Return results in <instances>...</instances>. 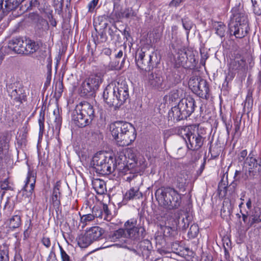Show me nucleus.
I'll use <instances>...</instances> for the list:
<instances>
[{
  "instance_id": "52",
  "label": "nucleus",
  "mask_w": 261,
  "mask_h": 261,
  "mask_svg": "<svg viewBox=\"0 0 261 261\" xmlns=\"http://www.w3.org/2000/svg\"><path fill=\"white\" fill-rule=\"evenodd\" d=\"M18 97L17 99V101H19L20 102H22V101L26 100V94L24 92V90L21 87L18 88Z\"/></svg>"
},
{
  "instance_id": "24",
  "label": "nucleus",
  "mask_w": 261,
  "mask_h": 261,
  "mask_svg": "<svg viewBox=\"0 0 261 261\" xmlns=\"http://www.w3.org/2000/svg\"><path fill=\"white\" fill-rule=\"evenodd\" d=\"M188 176L185 173H180L175 178L174 184L176 187L181 191H185L187 186Z\"/></svg>"
},
{
  "instance_id": "16",
  "label": "nucleus",
  "mask_w": 261,
  "mask_h": 261,
  "mask_svg": "<svg viewBox=\"0 0 261 261\" xmlns=\"http://www.w3.org/2000/svg\"><path fill=\"white\" fill-rule=\"evenodd\" d=\"M232 13L233 18L231 22H233V24L240 23L243 24V27L244 28L246 25H249L247 15L243 9L233 8L232 9Z\"/></svg>"
},
{
  "instance_id": "28",
  "label": "nucleus",
  "mask_w": 261,
  "mask_h": 261,
  "mask_svg": "<svg viewBox=\"0 0 261 261\" xmlns=\"http://www.w3.org/2000/svg\"><path fill=\"white\" fill-rule=\"evenodd\" d=\"M7 12L15 10L24 0H0Z\"/></svg>"
},
{
  "instance_id": "27",
  "label": "nucleus",
  "mask_w": 261,
  "mask_h": 261,
  "mask_svg": "<svg viewBox=\"0 0 261 261\" xmlns=\"http://www.w3.org/2000/svg\"><path fill=\"white\" fill-rule=\"evenodd\" d=\"M93 189L97 194L102 195L107 192L105 182L100 179H94L92 181Z\"/></svg>"
},
{
  "instance_id": "49",
  "label": "nucleus",
  "mask_w": 261,
  "mask_h": 261,
  "mask_svg": "<svg viewBox=\"0 0 261 261\" xmlns=\"http://www.w3.org/2000/svg\"><path fill=\"white\" fill-rule=\"evenodd\" d=\"M199 232V227L198 225L196 224H192L188 232V235L190 237L194 238L197 237Z\"/></svg>"
},
{
  "instance_id": "44",
  "label": "nucleus",
  "mask_w": 261,
  "mask_h": 261,
  "mask_svg": "<svg viewBox=\"0 0 261 261\" xmlns=\"http://www.w3.org/2000/svg\"><path fill=\"white\" fill-rule=\"evenodd\" d=\"M254 13L257 15H261V0H251Z\"/></svg>"
},
{
  "instance_id": "19",
  "label": "nucleus",
  "mask_w": 261,
  "mask_h": 261,
  "mask_svg": "<svg viewBox=\"0 0 261 261\" xmlns=\"http://www.w3.org/2000/svg\"><path fill=\"white\" fill-rule=\"evenodd\" d=\"M61 182L57 181L54 186L51 200L53 206L56 208H59L61 205Z\"/></svg>"
},
{
  "instance_id": "61",
  "label": "nucleus",
  "mask_w": 261,
  "mask_h": 261,
  "mask_svg": "<svg viewBox=\"0 0 261 261\" xmlns=\"http://www.w3.org/2000/svg\"><path fill=\"white\" fill-rule=\"evenodd\" d=\"M63 85L62 82H59L56 85V91L58 93H61L63 92Z\"/></svg>"
},
{
  "instance_id": "42",
  "label": "nucleus",
  "mask_w": 261,
  "mask_h": 261,
  "mask_svg": "<svg viewBox=\"0 0 261 261\" xmlns=\"http://www.w3.org/2000/svg\"><path fill=\"white\" fill-rule=\"evenodd\" d=\"M94 220L92 214H83L80 216V223L83 224L82 227L83 228L87 224Z\"/></svg>"
},
{
  "instance_id": "47",
  "label": "nucleus",
  "mask_w": 261,
  "mask_h": 261,
  "mask_svg": "<svg viewBox=\"0 0 261 261\" xmlns=\"http://www.w3.org/2000/svg\"><path fill=\"white\" fill-rule=\"evenodd\" d=\"M92 215L95 217L103 219V213L102 207L94 206L93 208Z\"/></svg>"
},
{
  "instance_id": "39",
  "label": "nucleus",
  "mask_w": 261,
  "mask_h": 261,
  "mask_svg": "<svg viewBox=\"0 0 261 261\" xmlns=\"http://www.w3.org/2000/svg\"><path fill=\"white\" fill-rule=\"evenodd\" d=\"M7 89L11 98H13L15 100L17 101L18 88L15 86V83L7 85Z\"/></svg>"
},
{
  "instance_id": "10",
  "label": "nucleus",
  "mask_w": 261,
  "mask_h": 261,
  "mask_svg": "<svg viewBox=\"0 0 261 261\" xmlns=\"http://www.w3.org/2000/svg\"><path fill=\"white\" fill-rule=\"evenodd\" d=\"M124 227L128 237L134 241H139L143 239L146 235L145 228L137 225L136 218L128 220L124 224Z\"/></svg>"
},
{
  "instance_id": "51",
  "label": "nucleus",
  "mask_w": 261,
  "mask_h": 261,
  "mask_svg": "<svg viewBox=\"0 0 261 261\" xmlns=\"http://www.w3.org/2000/svg\"><path fill=\"white\" fill-rule=\"evenodd\" d=\"M107 40L106 33L104 31H101L98 33L96 40H95V44L97 45L101 43L105 42Z\"/></svg>"
},
{
  "instance_id": "14",
  "label": "nucleus",
  "mask_w": 261,
  "mask_h": 261,
  "mask_svg": "<svg viewBox=\"0 0 261 261\" xmlns=\"http://www.w3.org/2000/svg\"><path fill=\"white\" fill-rule=\"evenodd\" d=\"M114 166H115L114 167L115 171L127 174L129 168L127 166L128 161L126 154L121 152L115 158H114Z\"/></svg>"
},
{
  "instance_id": "45",
  "label": "nucleus",
  "mask_w": 261,
  "mask_h": 261,
  "mask_svg": "<svg viewBox=\"0 0 261 261\" xmlns=\"http://www.w3.org/2000/svg\"><path fill=\"white\" fill-rule=\"evenodd\" d=\"M247 162L246 164L248 166V172L252 173L253 170L252 169L254 168V166H256L257 162H258V160L248 156L247 158Z\"/></svg>"
},
{
  "instance_id": "23",
  "label": "nucleus",
  "mask_w": 261,
  "mask_h": 261,
  "mask_svg": "<svg viewBox=\"0 0 261 261\" xmlns=\"http://www.w3.org/2000/svg\"><path fill=\"white\" fill-rule=\"evenodd\" d=\"M86 232L93 243L102 238L105 230L99 226H93L86 230Z\"/></svg>"
},
{
  "instance_id": "58",
  "label": "nucleus",
  "mask_w": 261,
  "mask_h": 261,
  "mask_svg": "<svg viewBox=\"0 0 261 261\" xmlns=\"http://www.w3.org/2000/svg\"><path fill=\"white\" fill-rule=\"evenodd\" d=\"M98 0H92L88 5L89 12H92L96 5H97Z\"/></svg>"
},
{
  "instance_id": "20",
  "label": "nucleus",
  "mask_w": 261,
  "mask_h": 261,
  "mask_svg": "<svg viewBox=\"0 0 261 261\" xmlns=\"http://www.w3.org/2000/svg\"><path fill=\"white\" fill-rule=\"evenodd\" d=\"M142 193L140 191L138 186H135L130 188L126 191L123 196V201L127 202L129 200L139 199L142 197Z\"/></svg>"
},
{
  "instance_id": "22",
  "label": "nucleus",
  "mask_w": 261,
  "mask_h": 261,
  "mask_svg": "<svg viewBox=\"0 0 261 261\" xmlns=\"http://www.w3.org/2000/svg\"><path fill=\"white\" fill-rule=\"evenodd\" d=\"M209 87L207 82L205 80H201L199 86L197 87L196 94L199 97L206 99L209 98Z\"/></svg>"
},
{
  "instance_id": "29",
  "label": "nucleus",
  "mask_w": 261,
  "mask_h": 261,
  "mask_svg": "<svg viewBox=\"0 0 261 261\" xmlns=\"http://www.w3.org/2000/svg\"><path fill=\"white\" fill-rule=\"evenodd\" d=\"M76 240L78 245L81 248H86L93 243L86 231L84 233L79 235Z\"/></svg>"
},
{
  "instance_id": "57",
  "label": "nucleus",
  "mask_w": 261,
  "mask_h": 261,
  "mask_svg": "<svg viewBox=\"0 0 261 261\" xmlns=\"http://www.w3.org/2000/svg\"><path fill=\"white\" fill-rule=\"evenodd\" d=\"M163 235L165 237H169L172 233V228L170 226H165L163 228Z\"/></svg>"
},
{
  "instance_id": "56",
  "label": "nucleus",
  "mask_w": 261,
  "mask_h": 261,
  "mask_svg": "<svg viewBox=\"0 0 261 261\" xmlns=\"http://www.w3.org/2000/svg\"><path fill=\"white\" fill-rule=\"evenodd\" d=\"M81 213L79 212L78 213H73L72 215V220H73V226H79L80 223L78 222V220L79 219V217H80Z\"/></svg>"
},
{
  "instance_id": "38",
  "label": "nucleus",
  "mask_w": 261,
  "mask_h": 261,
  "mask_svg": "<svg viewBox=\"0 0 261 261\" xmlns=\"http://www.w3.org/2000/svg\"><path fill=\"white\" fill-rule=\"evenodd\" d=\"M54 115L55 116V120H54V123H55V128L57 130H60L61 125H62V119L60 115V111L59 109L58 108H57L55 109L54 111Z\"/></svg>"
},
{
  "instance_id": "62",
  "label": "nucleus",
  "mask_w": 261,
  "mask_h": 261,
  "mask_svg": "<svg viewBox=\"0 0 261 261\" xmlns=\"http://www.w3.org/2000/svg\"><path fill=\"white\" fill-rule=\"evenodd\" d=\"M241 177H243V173L241 171H236L234 177L235 180L240 181Z\"/></svg>"
},
{
  "instance_id": "18",
  "label": "nucleus",
  "mask_w": 261,
  "mask_h": 261,
  "mask_svg": "<svg viewBox=\"0 0 261 261\" xmlns=\"http://www.w3.org/2000/svg\"><path fill=\"white\" fill-rule=\"evenodd\" d=\"M36 178V173L31 170L30 168H29L25 183L23 188V190L32 194L34 189Z\"/></svg>"
},
{
  "instance_id": "64",
  "label": "nucleus",
  "mask_w": 261,
  "mask_h": 261,
  "mask_svg": "<svg viewBox=\"0 0 261 261\" xmlns=\"http://www.w3.org/2000/svg\"><path fill=\"white\" fill-rule=\"evenodd\" d=\"M240 213L242 214V217L243 221L244 223L246 224V227H247V224L248 222V212H247L246 214L243 213L242 212V211L241 210Z\"/></svg>"
},
{
  "instance_id": "25",
  "label": "nucleus",
  "mask_w": 261,
  "mask_h": 261,
  "mask_svg": "<svg viewBox=\"0 0 261 261\" xmlns=\"http://www.w3.org/2000/svg\"><path fill=\"white\" fill-rule=\"evenodd\" d=\"M261 222V208H255L249 219L247 224V229H249L255 223Z\"/></svg>"
},
{
  "instance_id": "3",
  "label": "nucleus",
  "mask_w": 261,
  "mask_h": 261,
  "mask_svg": "<svg viewBox=\"0 0 261 261\" xmlns=\"http://www.w3.org/2000/svg\"><path fill=\"white\" fill-rule=\"evenodd\" d=\"M196 107V102L191 96L181 98L178 105L169 111L168 121L175 123L187 119L194 112Z\"/></svg>"
},
{
  "instance_id": "33",
  "label": "nucleus",
  "mask_w": 261,
  "mask_h": 261,
  "mask_svg": "<svg viewBox=\"0 0 261 261\" xmlns=\"http://www.w3.org/2000/svg\"><path fill=\"white\" fill-rule=\"evenodd\" d=\"M61 261H83L82 258L77 255L71 257L64 250L63 247L59 245Z\"/></svg>"
},
{
  "instance_id": "7",
  "label": "nucleus",
  "mask_w": 261,
  "mask_h": 261,
  "mask_svg": "<svg viewBox=\"0 0 261 261\" xmlns=\"http://www.w3.org/2000/svg\"><path fill=\"white\" fill-rule=\"evenodd\" d=\"M177 133L185 140L189 149L198 150L202 147L204 138L198 132L192 131L189 127H179Z\"/></svg>"
},
{
  "instance_id": "40",
  "label": "nucleus",
  "mask_w": 261,
  "mask_h": 261,
  "mask_svg": "<svg viewBox=\"0 0 261 261\" xmlns=\"http://www.w3.org/2000/svg\"><path fill=\"white\" fill-rule=\"evenodd\" d=\"M201 80L203 79L197 77H192L190 78L188 84L189 87L191 88L193 93H195V91H196V89H197V87L200 84Z\"/></svg>"
},
{
  "instance_id": "11",
  "label": "nucleus",
  "mask_w": 261,
  "mask_h": 261,
  "mask_svg": "<svg viewBox=\"0 0 261 261\" xmlns=\"http://www.w3.org/2000/svg\"><path fill=\"white\" fill-rule=\"evenodd\" d=\"M148 85L159 91H165L170 88L171 85L164 80L160 71L155 69L148 74Z\"/></svg>"
},
{
  "instance_id": "5",
  "label": "nucleus",
  "mask_w": 261,
  "mask_h": 261,
  "mask_svg": "<svg viewBox=\"0 0 261 261\" xmlns=\"http://www.w3.org/2000/svg\"><path fill=\"white\" fill-rule=\"evenodd\" d=\"M95 117L93 106L83 101L76 105L72 114V121L79 127L83 128L91 124Z\"/></svg>"
},
{
  "instance_id": "1",
  "label": "nucleus",
  "mask_w": 261,
  "mask_h": 261,
  "mask_svg": "<svg viewBox=\"0 0 261 261\" xmlns=\"http://www.w3.org/2000/svg\"><path fill=\"white\" fill-rule=\"evenodd\" d=\"M106 102L116 110L122 106L129 98L128 88L126 82L121 79L109 84L103 92Z\"/></svg>"
},
{
  "instance_id": "55",
  "label": "nucleus",
  "mask_w": 261,
  "mask_h": 261,
  "mask_svg": "<svg viewBox=\"0 0 261 261\" xmlns=\"http://www.w3.org/2000/svg\"><path fill=\"white\" fill-rule=\"evenodd\" d=\"M0 261H9V256L7 250H0Z\"/></svg>"
},
{
  "instance_id": "21",
  "label": "nucleus",
  "mask_w": 261,
  "mask_h": 261,
  "mask_svg": "<svg viewBox=\"0 0 261 261\" xmlns=\"http://www.w3.org/2000/svg\"><path fill=\"white\" fill-rule=\"evenodd\" d=\"M190 60H193V62L192 61L191 62L192 64L191 65H187V60L188 59V57L186 53L184 51H180V52L179 51L177 54V57L175 58L176 64H178L179 66H185L186 65L187 67L189 68L195 67L196 63L194 57L192 56H190Z\"/></svg>"
},
{
  "instance_id": "9",
  "label": "nucleus",
  "mask_w": 261,
  "mask_h": 261,
  "mask_svg": "<svg viewBox=\"0 0 261 261\" xmlns=\"http://www.w3.org/2000/svg\"><path fill=\"white\" fill-rule=\"evenodd\" d=\"M101 82L102 77L100 74L97 73L90 75L82 82L80 87L81 95H92L98 89Z\"/></svg>"
},
{
  "instance_id": "59",
  "label": "nucleus",
  "mask_w": 261,
  "mask_h": 261,
  "mask_svg": "<svg viewBox=\"0 0 261 261\" xmlns=\"http://www.w3.org/2000/svg\"><path fill=\"white\" fill-rule=\"evenodd\" d=\"M42 244L47 248H49L50 246L51 243L49 238L43 237L42 239Z\"/></svg>"
},
{
  "instance_id": "37",
  "label": "nucleus",
  "mask_w": 261,
  "mask_h": 261,
  "mask_svg": "<svg viewBox=\"0 0 261 261\" xmlns=\"http://www.w3.org/2000/svg\"><path fill=\"white\" fill-rule=\"evenodd\" d=\"M184 91L181 88L173 89L169 93V101L175 102L183 96Z\"/></svg>"
},
{
  "instance_id": "46",
  "label": "nucleus",
  "mask_w": 261,
  "mask_h": 261,
  "mask_svg": "<svg viewBox=\"0 0 261 261\" xmlns=\"http://www.w3.org/2000/svg\"><path fill=\"white\" fill-rule=\"evenodd\" d=\"M45 113L42 110L39 114L38 123L39 125V133L43 134L44 131Z\"/></svg>"
},
{
  "instance_id": "30",
  "label": "nucleus",
  "mask_w": 261,
  "mask_h": 261,
  "mask_svg": "<svg viewBox=\"0 0 261 261\" xmlns=\"http://www.w3.org/2000/svg\"><path fill=\"white\" fill-rule=\"evenodd\" d=\"M6 224L12 230L18 228L21 224V216L19 215L13 216L7 220Z\"/></svg>"
},
{
  "instance_id": "6",
  "label": "nucleus",
  "mask_w": 261,
  "mask_h": 261,
  "mask_svg": "<svg viewBox=\"0 0 261 261\" xmlns=\"http://www.w3.org/2000/svg\"><path fill=\"white\" fill-rule=\"evenodd\" d=\"M114 158L107 153L100 152L93 158L92 162L96 172L101 175H109L115 172Z\"/></svg>"
},
{
  "instance_id": "60",
  "label": "nucleus",
  "mask_w": 261,
  "mask_h": 261,
  "mask_svg": "<svg viewBox=\"0 0 261 261\" xmlns=\"http://www.w3.org/2000/svg\"><path fill=\"white\" fill-rule=\"evenodd\" d=\"M184 0H172L169 3L170 7H177Z\"/></svg>"
},
{
  "instance_id": "2",
  "label": "nucleus",
  "mask_w": 261,
  "mask_h": 261,
  "mask_svg": "<svg viewBox=\"0 0 261 261\" xmlns=\"http://www.w3.org/2000/svg\"><path fill=\"white\" fill-rule=\"evenodd\" d=\"M110 130L116 144L120 146L130 145L136 139L137 133L135 127L130 123L118 121L110 125Z\"/></svg>"
},
{
  "instance_id": "36",
  "label": "nucleus",
  "mask_w": 261,
  "mask_h": 261,
  "mask_svg": "<svg viewBox=\"0 0 261 261\" xmlns=\"http://www.w3.org/2000/svg\"><path fill=\"white\" fill-rule=\"evenodd\" d=\"M213 25L215 33L217 35L221 38L225 36L226 26L223 22L216 21L213 23Z\"/></svg>"
},
{
  "instance_id": "53",
  "label": "nucleus",
  "mask_w": 261,
  "mask_h": 261,
  "mask_svg": "<svg viewBox=\"0 0 261 261\" xmlns=\"http://www.w3.org/2000/svg\"><path fill=\"white\" fill-rule=\"evenodd\" d=\"M242 117V115L241 116H237L234 119V126L236 133H238L240 129Z\"/></svg>"
},
{
  "instance_id": "35",
  "label": "nucleus",
  "mask_w": 261,
  "mask_h": 261,
  "mask_svg": "<svg viewBox=\"0 0 261 261\" xmlns=\"http://www.w3.org/2000/svg\"><path fill=\"white\" fill-rule=\"evenodd\" d=\"M179 216L176 217L174 223L172 224L173 227H176V228L186 230L189 226L188 220L187 218H182L181 221H179Z\"/></svg>"
},
{
  "instance_id": "32",
  "label": "nucleus",
  "mask_w": 261,
  "mask_h": 261,
  "mask_svg": "<svg viewBox=\"0 0 261 261\" xmlns=\"http://www.w3.org/2000/svg\"><path fill=\"white\" fill-rule=\"evenodd\" d=\"M28 130L27 126H23L16 137V144L19 147L25 146L27 140Z\"/></svg>"
},
{
  "instance_id": "26",
  "label": "nucleus",
  "mask_w": 261,
  "mask_h": 261,
  "mask_svg": "<svg viewBox=\"0 0 261 261\" xmlns=\"http://www.w3.org/2000/svg\"><path fill=\"white\" fill-rule=\"evenodd\" d=\"M254 89L249 88L247 90V93L245 100L244 102L243 110L244 111H247V113H249L252 108L253 104V93Z\"/></svg>"
},
{
  "instance_id": "54",
  "label": "nucleus",
  "mask_w": 261,
  "mask_h": 261,
  "mask_svg": "<svg viewBox=\"0 0 261 261\" xmlns=\"http://www.w3.org/2000/svg\"><path fill=\"white\" fill-rule=\"evenodd\" d=\"M8 147V144L6 137L5 136L0 137V151L3 150L4 149H7Z\"/></svg>"
},
{
  "instance_id": "41",
  "label": "nucleus",
  "mask_w": 261,
  "mask_h": 261,
  "mask_svg": "<svg viewBox=\"0 0 261 261\" xmlns=\"http://www.w3.org/2000/svg\"><path fill=\"white\" fill-rule=\"evenodd\" d=\"M183 28L187 31V35H188L189 31L193 27V23L188 17H185L181 19Z\"/></svg>"
},
{
  "instance_id": "43",
  "label": "nucleus",
  "mask_w": 261,
  "mask_h": 261,
  "mask_svg": "<svg viewBox=\"0 0 261 261\" xmlns=\"http://www.w3.org/2000/svg\"><path fill=\"white\" fill-rule=\"evenodd\" d=\"M253 170L252 173H249L250 176L254 177L255 176H260L261 175V158L258 160L256 166H254V168L252 169Z\"/></svg>"
},
{
  "instance_id": "63",
  "label": "nucleus",
  "mask_w": 261,
  "mask_h": 261,
  "mask_svg": "<svg viewBox=\"0 0 261 261\" xmlns=\"http://www.w3.org/2000/svg\"><path fill=\"white\" fill-rule=\"evenodd\" d=\"M38 5L37 0L29 1V6L27 7V10L32 9L33 7H35Z\"/></svg>"
},
{
  "instance_id": "48",
  "label": "nucleus",
  "mask_w": 261,
  "mask_h": 261,
  "mask_svg": "<svg viewBox=\"0 0 261 261\" xmlns=\"http://www.w3.org/2000/svg\"><path fill=\"white\" fill-rule=\"evenodd\" d=\"M102 208L104 216L103 220L110 221L112 218V215L108 206L106 204H103Z\"/></svg>"
},
{
  "instance_id": "17",
  "label": "nucleus",
  "mask_w": 261,
  "mask_h": 261,
  "mask_svg": "<svg viewBox=\"0 0 261 261\" xmlns=\"http://www.w3.org/2000/svg\"><path fill=\"white\" fill-rule=\"evenodd\" d=\"M243 24H233L231 22L229 24V30L230 33H233V35L237 38H243L247 35L249 30V25H246L245 29Z\"/></svg>"
},
{
  "instance_id": "34",
  "label": "nucleus",
  "mask_w": 261,
  "mask_h": 261,
  "mask_svg": "<svg viewBox=\"0 0 261 261\" xmlns=\"http://www.w3.org/2000/svg\"><path fill=\"white\" fill-rule=\"evenodd\" d=\"M140 240L139 241H136L138 242V245L142 253L148 254L151 248V242L147 239L142 240Z\"/></svg>"
},
{
  "instance_id": "13",
  "label": "nucleus",
  "mask_w": 261,
  "mask_h": 261,
  "mask_svg": "<svg viewBox=\"0 0 261 261\" xmlns=\"http://www.w3.org/2000/svg\"><path fill=\"white\" fill-rule=\"evenodd\" d=\"M134 13L132 8H126L123 9L119 3L114 2L111 16L113 19L118 20L124 18H128L133 16Z\"/></svg>"
},
{
  "instance_id": "8",
  "label": "nucleus",
  "mask_w": 261,
  "mask_h": 261,
  "mask_svg": "<svg viewBox=\"0 0 261 261\" xmlns=\"http://www.w3.org/2000/svg\"><path fill=\"white\" fill-rule=\"evenodd\" d=\"M154 58H156V56L153 52H150L147 48H143L138 50L136 54V64L140 69L150 71L153 70Z\"/></svg>"
},
{
  "instance_id": "50",
  "label": "nucleus",
  "mask_w": 261,
  "mask_h": 261,
  "mask_svg": "<svg viewBox=\"0 0 261 261\" xmlns=\"http://www.w3.org/2000/svg\"><path fill=\"white\" fill-rule=\"evenodd\" d=\"M125 230L122 228L115 231L111 235V239L115 241L117 239L121 238L124 234Z\"/></svg>"
},
{
  "instance_id": "12",
  "label": "nucleus",
  "mask_w": 261,
  "mask_h": 261,
  "mask_svg": "<svg viewBox=\"0 0 261 261\" xmlns=\"http://www.w3.org/2000/svg\"><path fill=\"white\" fill-rule=\"evenodd\" d=\"M247 69V66L244 58L241 56H237L233 59H231L229 65V72L225 77V81L223 85L225 83L227 85L229 81H231L233 79L234 74L231 71L237 72H245Z\"/></svg>"
},
{
  "instance_id": "15",
  "label": "nucleus",
  "mask_w": 261,
  "mask_h": 261,
  "mask_svg": "<svg viewBox=\"0 0 261 261\" xmlns=\"http://www.w3.org/2000/svg\"><path fill=\"white\" fill-rule=\"evenodd\" d=\"M24 43L22 37L13 38L9 41L7 46L3 48L2 50L5 52V49L8 47L10 50L17 54H24Z\"/></svg>"
},
{
  "instance_id": "31",
  "label": "nucleus",
  "mask_w": 261,
  "mask_h": 261,
  "mask_svg": "<svg viewBox=\"0 0 261 261\" xmlns=\"http://www.w3.org/2000/svg\"><path fill=\"white\" fill-rule=\"evenodd\" d=\"M24 54H33L37 51L39 48V45L37 42L31 39H26L25 42Z\"/></svg>"
},
{
  "instance_id": "4",
  "label": "nucleus",
  "mask_w": 261,
  "mask_h": 261,
  "mask_svg": "<svg viewBox=\"0 0 261 261\" xmlns=\"http://www.w3.org/2000/svg\"><path fill=\"white\" fill-rule=\"evenodd\" d=\"M159 204L169 210L177 208L181 203V196L173 188L162 187L155 192Z\"/></svg>"
}]
</instances>
